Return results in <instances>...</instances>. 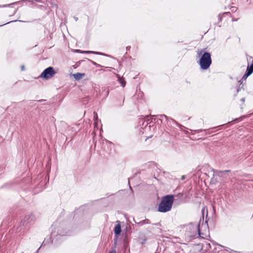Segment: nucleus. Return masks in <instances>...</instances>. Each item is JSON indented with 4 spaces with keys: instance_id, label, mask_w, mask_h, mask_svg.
I'll return each instance as SVG.
<instances>
[{
    "instance_id": "obj_1",
    "label": "nucleus",
    "mask_w": 253,
    "mask_h": 253,
    "mask_svg": "<svg viewBox=\"0 0 253 253\" xmlns=\"http://www.w3.org/2000/svg\"><path fill=\"white\" fill-rule=\"evenodd\" d=\"M173 203V196L172 195L165 196L159 206L158 211L161 212L169 211L172 208Z\"/></svg>"
},
{
    "instance_id": "obj_2",
    "label": "nucleus",
    "mask_w": 253,
    "mask_h": 253,
    "mask_svg": "<svg viewBox=\"0 0 253 253\" xmlns=\"http://www.w3.org/2000/svg\"><path fill=\"white\" fill-rule=\"evenodd\" d=\"M198 63L199 64L201 69H208L211 64V54L209 52H204L201 55Z\"/></svg>"
},
{
    "instance_id": "obj_3",
    "label": "nucleus",
    "mask_w": 253,
    "mask_h": 253,
    "mask_svg": "<svg viewBox=\"0 0 253 253\" xmlns=\"http://www.w3.org/2000/svg\"><path fill=\"white\" fill-rule=\"evenodd\" d=\"M56 74L54 68L52 67H49L45 69L40 75V77L46 80L53 77Z\"/></svg>"
},
{
    "instance_id": "obj_4",
    "label": "nucleus",
    "mask_w": 253,
    "mask_h": 253,
    "mask_svg": "<svg viewBox=\"0 0 253 253\" xmlns=\"http://www.w3.org/2000/svg\"><path fill=\"white\" fill-rule=\"evenodd\" d=\"M114 232L116 235H119L121 232V227L120 223H118L117 225H116L115 229H114Z\"/></svg>"
},
{
    "instance_id": "obj_5",
    "label": "nucleus",
    "mask_w": 253,
    "mask_h": 253,
    "mask_svg": "<svg viewBox=\"0 0 253 253\" xmlns=\"http://www.w3.org/2000/svg\"><path fill=\"white\" fill-rule=\"evenodd\" d=\"M84 74H81L79 73H77L73 75L74 78L77 80L81 79L84 76Z\"/></svg>"
},
{
    "instance_id": "obj_6",
    "label": "nucleus",
    "mask_w": 253,
    "mask_h": 253,
    "mask_svg": "<svg viewBox=\"0 0 253 253\" xmlns=\"http://www.w3.org/2000/svg\"><path fill=\"white\" fill-rule=\"evenodd\" d=\"M33 219V217L31 215H28L26 216L24 218V222L28 223L31 221V220H32Z\"/></svg>"
},
{
    "instance_id": "obj_7",
    "label": "nucleus",
    "mask_w": 253,
    "mask_h": 253,
    "mask_svg": "<svg viewBox=\"0 0 253 253\" xmlns=\"http://www.w3.org/2000/svg\"><path fill=\"white\" fill-rule=\"evenodd\" d=\"M247 71H248V75H251L253 72V66L252 65L250 66H248Z\"/></svg>"
},
{
    "instance_id": "obj_8",
    "label": "nucleus",
    "mask_w": 253,
    "mask_h": 253,
    "mask_svg": "<svg viewBox=\"0 0 253 253\" xmlns=\"http://www.w3.org/2000/svg\"><path fill=\"white\" fill-rule=\"evenodd\" d=\"M94 126L96 127L97 125V120H98V116L96 113L94 112Z\"/></svg>"
},
{
    "instance_id": "obj_9",
    "label": "nucleus",
    "mask_w": 253,
    "mask_h": 253,
    "mask_svg": "<svg viewBox=\"0 0 253 253\" xmlns=\"http://www.w3.org/2000/svg\"><path fill=\"white\" fill-rule=\"evenodd\" d=\"M118 81H119L120 83L121 84V85L123 87H124L125 86L126 82L124 79H121V78H119L118 79Z\"/></svg>"
},
{
    "instance_id": "obj_10",
    "label": "nucleus",
    "mask_w": 253,
    "mask_h": 253,
    "mask_svg": "<svg viewBox=\"0 0 253 253\" xmlns=\"http://www.w3.org/2000/svg\"><path fill=\"white\" fill-rule=\"evenodd\" d=\"M250 75H248V71H246V73L245 74V75H244V76H243V79H244L246 80V79L247 78V77H248V76H249Z\"/></svg>"
},
{
    "instance_id": "obj_11",
    "label": "nucleus",
    "mask_w": 253,
    "mask_h": 253,
    "mask_svg": "<svg viewBox=\"0 0 253 253\" xmlns=\"http://www.w3.org/2000/svg\"><path fill=\"white\" fill-rule=\"evenodd\" d=\"M83 52H85V53H95V54H100L98 52H94V51H84Z\"/></svg>"
},
{
    "instance_id": "obj_12",
    "label": "nucleus",
    "mask_w": 253,
    "mask_h": 253,
    "mask_svg": "<svg viewBox=\"0 0 253 253\" xmlns=\"http://www.w3.org/2000/svg\"><path fill=\"white\" fill-rule=\"evenodd\" d=\"M202 52H203V51H202V50H201V51H200V52H199L198 53V55H199V56L202 54Z\"/></svg>"
},
{
    "instance_id": "obj_13",
    "label": "nucleus",
    "mask_w": 253,
    "mask_h": 253,
    "mask_svg": "<svg viewBox=\"0 0 253 253\" xmlns=\"http://www.w3.org/2000/svg\"><path fill=\"white\" fill-rule=\"evenodd\" d=\"M25 70V68L24 66H21V70L24 71Z\"/></svg>"
},
{
    "instance_id": "obj_14",
    "label": "nucleus",
    "mask_w": 253,
    "mask_h": 253,
    "mask_svg": "<svg viewBox=\"0 0 253 253\" xmlns=\"http://www.w3.org/2000/svg\"><path fill=\"white\" fill-rule=\"evenodd\" d=\"M109 253H116V251L115 250H113L110 252Z\"/></svg>"
},
{
    "instance_id": "obj_15",
    "label": "nucleus",
    "mask_w": 253,
    "mask_h": 253,
    "mask_svg": "<svg viewBox=\"0 0 253 253\" xmlns=\"http://www.w3.org/2000/svg\"><path fill=\"white\" fill-rule=\"evenodd\" d=\"M109 253H116V251L115 250H113L110 252Z\"/></svg>"
},
{
    "instance_id": "obj_16",
    "label": "nucleus",
    "mask_w": 253,
    "mask_h": 253,
    "mask_svg": "<svg viewBox=\"0 0 253 253\" xmlns=\"http://www.w3.org/2000/svg\"><path fill=\"white\" fill-rule=\"evenodd\" d=\"M229 171V170H225L224 172H228Z\"/></svg>"
},
{
    "instance_id": "obj_17",
    "label": "nucleus",
    "mask_w": 253,
    "mask_h": 253,
    "mask_svg": "<svg viewBox=\"0 0 253 253\" xmlns=\"http://www.w3.org/2000/svg\"><path fill=\"white\" fill-rule=\"evenodd\" d=\"M242 100V101H244V98H243Z\"/></svg>"
}]
</instances>
